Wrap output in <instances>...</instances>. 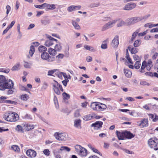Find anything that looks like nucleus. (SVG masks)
Instances as JSON below:
<instances>
[{
	"label": "nucleus",
	"mask_w": 158,
	"mask_h": 158,
	"mask_svg": "<svg viewBox=\"0 0 158 158\" xmlns=\"http://www.w3.org/2000/svg\"><path fill=\"white\" fill-rule=\"evenodd\" d=\"M14 83L10 79H7L3 75H0V90L4 91L7 89L14 87Z\"/></svg>",
	"instance_id": "nucleus-1"
},
{
	"label": "nucleus",
	"mask_w": 158,
	"mask_h": 158,
	"mask_svg": "<svg viewBox=\"0 0 158 158\" xmlns=\"http://www.w3.org/2000/svg\"><path fill=\"white\" fill-rule=\"evenodd\" d=\"M3 118L6 121L10 122H15L19 119V115L14 112L8 111L3 115Z\"/></svg>",
	"instance_id": "nucleus-2"
},
{
	"label": "nucleus",
	"mask_w": 158,
	"mask_h": 158,
	"mask_svg": "<svg viewBox=\"0 0 158 158\" xmlns=\"http://www.w3.org/2000/svg\"><path fill=\"white\" fill-rule=\"evenodd\" d=\"M149 146L153 148L155 150H158V139L155 138H151L148 141Z\"/></svg>",
	"instance_id": "nucleus-3"
},
{
	"label": "nucleus",
	"mask_w": 158,
	"mask_h": 158,
	"mask_svg": "<svg viewBox=\"0 0 158 158\" xmlns=\"http://www.w3.org/2000/svg\"><path fill=\"white\" fill-rule=\"evenodd\" d=\"M76 151L81 156H85L87 154V151L86 149L81 145H77L75 146Z\"/></svg>",
	"instance_id": "nucleus-4"
},
{
	"label": "nucleus",
	"mask_w": 158,
	"mask_h": 158,
	"mask_svg": "<svg viewBox=\"0 0 158 158\" xmlns=\"http://www.w3.org/2000/svg\"><path fill=\"white\" fill-rule=\"evenodd\" d=\"M54 135L56 139L59 141H64L66 140L68 136L66 133L60 132L55 133Z\"/></svg>",
	"instance_id": "nucleus-5"
},
{
	"label": "nucleus",
	"mask_w": 158,
	"mask_h": 158,
	"mask_svg": "<svg viewBox=\"0 0 158 158\" xmlns=\"http://www.w3.org/2000/svg\"><path fill=\"white\" fill-rule=\"evenodd\" d=\"M118 21V19H115L109 21L103 26L102 28V31H105L113 27Z\"/></svg>",
	"instance_id": "nucleus-6"
},
{
	"label": "nucleus",
	"mask_w": 158,
	"mask_h": 158,
	"mask_svg": "<svg viewBox=\"0 0 158 158\" xmlns=\"http://www.w3.org/2000/svg\"><path fill=\"white\" fill-rule=\"evenodd\" d=\"M53 86V89L55 92L58 95H60V92L59 89L62 92L63 91V89L62 88L61 85L59 84L58 83L55 81H54L52 83Z\"/></svg>",
	"instance_id": "nucleus-7"
},
{
	"label": "nucleus",
	"mask_w": 158,
	"mask_h": 158,
	"mask_svg": "<svg viewBox=\"0 0 158 158\" xmlns=\"http://www.w3.org/2000/svg\"><path fill=\"white\" fill-rule=\"evenodd\" d=\"M48 39V40H46L45 43L44 45L47 47H49L52 46L54 44V42H57L58 40L52 38L51 36L47 35H46Z\"/></svg>",
	"instance_id": "nucleus-8"
},
{
	"label": "nucleus",
	"mask_w": 158,
	"mask_h": 158,
	"mask_svg": "<svg viewBox=\"0 0 158 158\" xmlns=\"http://www.w3.org/2000/svg\"><path fill=\"white\" fill-rule=\"evenodd\" d=\"M148 120L146 118H145L141 120L140 122H137V125L141 128H143L148 126Z\"/></svg>",
	"instance_id": "nucleus-9"
},
{
	"label": "nucleus",
	"mask_w": 158,
	"mask_h": 158,
	"mask_svg": "<svg viewBox=\"0 0 158 158\" xmlns=\"http://www.w3.org/2000/svg\"><path fill=\"white\" fill-rule=\"evenodd\" d=\"M136 4L134 2H129L127 3L123 7V10H130L135 8Z\"/></svg>",
	"instance_id": "nucleus-10"
},
{
	"label": "nucleus",
	"mask_w": 158,
	"mask_h": 158,
	"mask_svg": "<svg viewBox=\"0 0 158 158\" xmlns=\"http://www.w3.org/2000/svg\"><path fill=\"white\" fill-rule=\"evenodd\" d=\"M128 21V24L131 25L142 21L141 17H135L129 18L127 20Z\"/></svg>",
	"instance_id": "nucleus-11"
},
{
	"label": "nucleus",
	"mask_w": 158,
	"mask_h": 158,
	"mask_svg": "<svg viewBox=\"0 0 158 158\" xmlns=\"http://www.w3.org/2000/svg\"><path fill=\"white\" fill-rule=\"evenodd\" d=\"M103 123L100 121H97L94 123L92 124L91 126L94 127L95 130H98L102 127Z\"/></svg>",
	"instance_id": "nucleus-12"
},
{
	"label": "nucleus",
	"mask_w": 158,
	"mask_h": 158,
	"mask_svg": "<svg viewBox=\"0 0 158 158\" xmlns=\"http://www.w3.org/2000/svg\"><path fill=\"white\" fill-rule=\"evenodd\" d=\"M26 154L28 156L31 158L35 157L36 155V152L32 149H28L26 152Z\"/></svg>",
	"instance_id": "nucleus-13"
},
{
	"label": "nucleus",
	"mask_w": 158,
	"mask_h": 158,
	"mask_svg": "<svg viewBox=\"0 0 158 158\" xmlns=\"http://www.w3.org/2000/svg\"><path fill=\"white\" fill-rule=\"evenodd\" d=\"M118 35H116L112 40L111 45L113 47L116 48L118 46Z\"/></svg>",
	"instance_id": "nucleus-14"
},
{
	"label": "nucleus",
	"mask_w": 158,
	"mask_h": 158,
	"mask_svg": "<svg viewBox=\"0 0 158 158\" xmlns=\"http://www.w3.org/2000/svg\"><path fill=\"white\" fill-rule=\"evenodd\" d=\"M23 127L27 131H29L34 128V126L31 123H25L23 124Z\"/></svg>",
	"instance_id": "nucleus-15"
},
{
	"label": "nucleus",
	"mask_w": 158,
	"mask_h": 158,
	"mask_svg": "<svg viewBox=\"0 0 158 158\" xmlns=\"http://www.w3.org/2000/svg\"><path fill=\"white\" fill-rule=\"evenodd\" d=\"M81 8V6H74L72 5L68 7L67 8V10L69 12H72L73 11L78 10L80 9Z\"/></svg>",
	"instance_id": "nucleus-16"
},
{
	"label": "nucleus",
	"mask_w": 158,
	"mask_h": 158,
	"mask_svg": "<svg viewBox=\"0 0 158 158\" xmlns=\"http://www.w3.org/2000/svg\"><path fill=\"white\" fill-rule=\"evenodd\" d=\"M81 121L80 119H76L74 121V126L78 129H81Z\"/></svg>",
	"instance_id": "nucleus-17"
},
{
	"label": "nucleus",
	"mask_w": 158,
	"mask_h": 158,
	"mask_svg": "<svg viewBox=\"0 0 158 158\" xmlns=\"http://www.w3.org/2000/svg\"><path fill=\"white\" fill-rule=\"evenodd\" d=\"M94 117V114H90L83 116L82 118L84 120L87 121L92 119Z\"/></svg>",
	"instance_id": "nucleus-18"
},
{
	"label": "nucleus",
	"mask_w": 158,
	"mask_h": 158,
	"mask_svg": "<svg viewBox=\"0 0 158 158\" xmlns=\"http://www.w3.org/2000/svg\"><path fill=\"white\" fill-rule=\"evenodd\" d=\"M117 135L118 139L120 140H123L125 139V132H118L117 131Z\"/></svg>",
	"instance_id": "nucleus-19"
},
{
	"label": "nucleus",
	"mask_w": 158,
	"mask_h": 158,
	"mask_svg": "<svg viewBox=\"0 0 158 158\" xmlns=\"http://www.w3.org/2000/svg\"><path fill=\"white\" fill-rule=\"evenodd\" d=\"M125 138L131 139L134 137V135L128 131H125Z\"/></svg>",
	"instance_id": "nucleus-20"
},
{
	"label": "nucleus",
	"mask_w": 158,
	"mask_h": 158,
	"mask_svg": "<svg viewBox=\"0 0 158 158\" xmlns=\"http://www.w3.org/2000/svg\"><path fill=\"white\" fill-rule=\"evenodd\" d=\"M49 57V54L46 52H43L41 55V58L44 60H47Z\"/></svg>",
	"instance_id": "nucleus-21"
},
{
	"label": "nucleus",
	"mask_w": 158,
	"mask_h": 158,
	"mask_svg": "<svg viewBox=\"0 0 158 158\" xmlns=\"http://www.w3.org/2000/svg\"><path fill=\"white\" fill-rule=\"evenodd\" d=\"M99 102H94L91 103L90 105L91 108L94 110L98 111V106Z\"/></svg>",
	"instance_id": "nucleus-22"
},
{
	"label": "nucleus",
	"mask_w": 158,
	"mask_h": 158,
	"mask_svg": "<svg viewBox=\"0 0 158 158\" xmlns=\"http://www.w3.org/2000/svg\"><path fill=\"white\" fill-rule=\"evenodd\" d=\"M153 66L151 60H149L147 63L146 69L147 70L149 71Z\"/></svg>",
	"instance_id": "nucleus-23"
},
{
	"label": "nucleus",
	"mask_w": 158,
	"mask_h": 158,
	"mask_svg": "<svg viewBox=\"0 0 158 158\" xmlns=\"http://www.w3.org/2000/svg\"><path fill=\"white\" fill-rule=\"evenodd\" d=\"M20 68V64L19 63H16L12 68L11 70L12 71H17Z\"/></svg>",
	"instance_id": "nucleus-24"
},
{
	"label": "nucleus",
	"mask_w": 158,
	"mask_h": 158,
	"mask_svg": "<svg viewBox=\"0 0 158 158\" xmlns=\"http://www.w3.org/2000/svg\"><path fill=\"white\" fill-rule=\"evenodd\" d=\"M147 62L146 61H144L142 64L141 69L140 70V72L142 73H143L145 72L144 70V69L146 67Z\"/></svg>",
	"instance_id": "nucleus-25"
},
{
	"label": "nucleus",
	"mask_w": 158,
	"mask_h": 158,
	"mask_svg": "<svg viewBox=\"0 0 158 158\" xmlns=\"http://www.w3.org/2000/svg\"><path fill=\"white\" fill-rule=\"evenodd\" d=\"M124 73L125 76L127 77H131V76L132 73L131 71L127 69H124Z\"/></svg>",
	"instance_id": "nucleus-26"
},
{
	"label": "nucleus",
	"mask_w": 158,
	"mask_h": 158,
	"mask_svg": "<svg viewBox=\"0 0 158 158\" xmlns=\"http://www.w3.org/2000/svg\"><path fill=\"white\" fill-rule=\"evenodd\" d=\"M11 149L16 152H19L20 151V149L19 146L16 145H13L11 146Z\"/></svg>",
	"instance_id": "nucleus-27"
},
{
	"label": "nucleus",
	"mask_w": 158,
	"mask_h": 158,
	"mask_svg": "<svg viewBox=\"0 0 158 158\" xmlns=\"http://www.w3.org/2000/svg\"><path fill=\"white\" fill-rule=\"evenodd\" d=\"M56 51L55 49L51 48H49L48 49V52L51 55L55 56L56 53Z\"/></svg>",
	"instance_id": "nucleus-28"
},
{
	"label": "nucleus",
	"mask_w": 158,
	"mask_h": 158,
	"mask_svg": "<svg viewBox=\"0 0 158 158\" xmlns=\"http://www.w3.org/2000/svg\"><path fill=\"white\" fill-rule=\"evenodd\" d=\"M84 48L87 50H89L92 52H94L96 51V50L94 47L88 45H85L84 46Z\"/></svg>",
	"instance_id": "nucleus-29"
},
{
	"label": "nucleus",
	"mask_w": 158,
	"mask_h": 158,
	"mask_svg": "<svg viewBox=\"0 0 158 158\" xmlns=\"http://www.w3.org/2000/svg\"><path fill=\"white\" fill-rule=\"evenodd\" d=\"M29 98V96L26 94H23L20 96V98L24 101H26Z\"/></svg>",
	"instance_id": "nucleus-30"
},
{
	"label": "nucleus",
	"mask_w": 158,
	"mask_h": 158,
	"mask_svg": "<svg viewBox=\"0 0 158 158\" xmlns=\"http://www.w3.org/2000/svg\"><path fill=\"white\" fill-rule=\"evenodd\" d=\"M118 19V21H119L118 22V23L117 24L116 26L117 27H121L125 25V23L123 20H121L120 19Z\"/></svg>",
	"instance_id": "nucleus-31"
},
{
	"label": "nucleus",
	"mask_w": 158,
	"mask_h": 158,
	"mask_svg": "<svg viewBox=\"0 0 158 158\" xmlns=\"http://www.w3.org/2000/svg\"><path fill=\"white\" fill-rule=\"evenodd\" d=\"M71 150L70 148L66 146H61L60 150L61 151L69 152Z\"/></svg>",
	"instance_id": "nucleus-32"
},
{
	"label": "nucleus",
	"mask_w": 158,
	"mask_h": 158,
	"mask_svg": "<svg viewBox=\"0 0 158 158\" xmlns=\"http://www.w3.org/2000/svg\"><path fill=\"white\" fill-rule=\"evenodd\" d=\"M56 43H57V44H56L54 47V49L56 51H60L62 49V47L60 43H57V42Z\"/></svg>",
	"instance_id": "nucleus-33"
},
{
	"label": "nucleus",
	"mask_w": 158,
	"mask_h": 158,
	"mask_svg": "<svg viewBox=\"0 0 158 158\" xmlns=\"http://www.w3.org/2000/svg\"><path fill=\"white\" fill-rule=\"evenodd\" d=\"M74 117L75 118H78L81 116L80 113V110L79 109L75 110L73 114Z\"/></svg>",
	"instance_id": "nucleus-34"
},
{
	"label": "nucleus",
	"mask_w": 158,
	"mask_h": 158,
	"mask_svg": "<svg viewBox=\"0 0 158 158\" xmlns=\"http://www.w3.org/2000/svg\"><path fill=\"white\" fill-rule=\"evenodd\" d=\"M38 50L40 52L43 53L47 51V48L45 46L41 45L39 47Z\"/></svg>",
	"instance_id": "nucleus-35"
},
{
	"label": "nucleus",
	"mask_w": 158,
	"mask_h": 158,
	"mask_svg": "<svg viewBox=\"0 0 158 158\" xmlns=\"http://www.w3.org/2000/svg\"><path fill=\"white\" fill-rule=\"evenodd\" d=\"M35 52L34 47L33 45H31L30 47V50L29 52V53L31 56H32L34 54Z\"/></svg>",
	"instance_id": "nucleus-36"
},
{
	"label": "nucleus",
	"mask_w": 158,
	"mask_h": 158,
	"mask_svg": "<svg viewBox=\"0 0 158 158\" xmlns=\"http://www.w3.org/2000/svg\"><path fill=\"white\" fill-rule=\"evenodd\" d=\"M72 23L75 29L77 30L80 29V27L79 25L76 22H75L74 21H72Z\"/></svg>",
	"instance_id": "nucleus-37"
},
{
	"label": "nucleus",
	"mask_w": 158,
	"mask_h": 158,
	"mask_svg": "<svg viewBox=\"0 0 158 158\" xmlns=\"http://www.w3.org/2000/svg\"><path fill=\"white\" fill-rule=\"evenodd\" d=\"M10 71V69L9 68H0V72H3L6 73H9Z\"/></svg>",
	"instance_id": "nucleus-38"
},
{
	"label": "nucleus",
	"mask_w": 158,
	"mask_h": 158,
	"mask_svg": "<svg viewBox=\"0 0 158 158\" xmlns=\"http://www.w3.org/2000/svg\"><path fill=\"white\" fill-rule=\"evenodd\" d=\"M140 61H136L134 64V68L136 69H139L140 67Z\"/></svg>",
	"instance_id": "nucleus-39"
},
{
	"label": "nucleus",
	"mask_w": 158,
	"mask_h": 158,
	"mask_svg": "<svg viewBox=\"0 0 158 158\" xmlns=\"http://www.w3.org/2000/svg\"><path fill=\"white\" fill-rule=\"evenodd\" d=\"M16 130L20 132H23V129L22 126L19 125H18L16 128Z\"/></svg>",
	"instance_id": "nucleus-40"
},
{
	"label": "nucleus",
	"mask_w": 158,
	"mask_h": 158,
	"mask_svg": "<svg viewBox=\"0 0 158 158\" xmlns=\"http://www.w3.org/2000/svg\"><path fill=\"white\" fill-rule=\"evenodd\" d=\"M126 58L127 60L129 62L132 64H133V62L131 60V59L129 57V56L128 55V53H126Z\"/></svg>",
	"instance_id": "nucleus-41"
},
{
	"label": "nucleus",
	"mask_w": 158,
	"mask_h": 158,
	"mask_svg": "<svg viewBox=\"0 0 158 158\" xmlns=\"http://www.w3.org/2000/svg\"><path fill=\"white\" fill-rule=\"evenodd\" d=\"M41 23L42 24L45 25L49 24L50 23V21L48 20H42L41 21Z\"/></svg>",
	"instance_id": "nucleus-42"
},
{
	"label": "nucleus",
	"mask_w": 158,
	"mask_h": 158,
	"mask_svg": "<svg viewBox=\"0 0 158 158\" xmlns=\"http://www.w3.org/2000/svg\"><path fill=\"white\" fill-rule=\"evenodd\" d=\"M62 95L64 99H68L70 98V96L69 94L64 92L62 94Z\"/></svg>",
	"instance_id": "nucleus-43"
},
{
	"label": "nucleus",
	"mask_w": 158,
	"mask_h": 158,
	"mask_svg": "<svg viewBox=\"0 0 158 158\" xmlns=\"http://www.w3.org/2000/svg\"><path fill=\"white\" fill-rule=\"evenodd\" d=\"M56 8L55 5L54 4H48L47 8L49 10H54Z\"/></svg>",
	"instance_id": "nucleus-44"
},
{
	"label": "nucleus",
	"mask_w": 158,
	"mask_h": 158,
	"mask_svg": "<svg viewBox=\"0 0 158 158\" xmlns=\"http://www.w3.org/2000/svg\"><path fill=\"white\" fill-rule=\"evenodd\" d=\"M138 33V31H136L133 33L132 37L131 38V41H133L135 39V38L137 36Z\"/></svg>",
	"instance_id": "nucleus-45"
},
{
	"label": "nucleus",
	"mask_w": 158,
	"mask_h": 158,
	"mask_svg": "<svg viewBox=\"0 0 158 158\" xmlns=\"http://www.w3.org/2000/svg\"><path fill=\"white\" fill-rule=\"evenodd\" d=\"M134 60L136 61H140V57L136 55H135L133 56Z\"/></svg>",
	"instance_id": "nucleus-46"
},
{
	"label": "nucleus",
	"mask_w": 158,
	"mask_h": 158,
	"mask_svg": "<svg viewBox=\"0 0 158 158\" xmlns=\"http://www.w3.org/2000/svg\"><path fill=\"white\" fill-rule=\"evenodd\" d=\"M4 102L7 103H10L16 105L17 102L10 100H7L4 101Z\"/></svg>",
	"instance_id": "nucleus-47"
},
{
	"label": "nucleus",
	"mask_w": 158,
	"mask_h": 158,
	"mask_svg": "<svg viewBox=\"0 0 158 158\" xmlns=\"http://www.w3.org/2000/svg\"><path fill=\"white\" fill-rule=\"evenodd\" d=\"M129 50L131 52L132 54H135L137 52V49L135 48H131V49H130L129 48H128Z\"/></svg>",
	"instance_id": "nucleus-48"
},
{
	"label": "nucleus",
	"mask_w": 158,
	"mask_h": 158,
	"mask_svg": "<svg viewBox=\"0 0 158 158\" xmlns=\"http://www.w3.org/2000/svg\"><path fill=\"white\" fill-rule=\"evenodd\" d=\"M150 15L149 14H147V15H145L140 16L141 18V20H145L146 19H147L150 16Z\"/></svg>",
	"instance_id": "nucleus-49"
},
{
	"label": "nucleus",
	"mask_w": 158,
	"mask_h": 158,
	"mask_svg": "<svg viewBox=\"0 0 158 158\" xmlns=\"http://www.w3.org/2000/svg\"><path fill=\"white\" fill-rule=\"evenodd\" d=\"M144 74L146 76H148L151 77H152L154 76V73L151 72H146L144 73Z\"/></svg>",
	"instance_id": "nucleus-50"
},
{
	"label": "nucleus",
	"mask_w": 158,
	"mask_h": 158,
	"mask_svg": "<svg viewBox=\"0 0 158 158\" xmlns=\"http://www.w3.org/2000/svg\"><path fill=\"white\" fill-rule=\"evenodd\" d=\"M43 153L45 155L48 156L50 155V151L48 149H45L44 150Z\"/></svg>",
	"instance_id": "nucleus-51"
},
{
	"label": "nucleus",
	"mask_w": 158,
	"mask_h": 158,
	"mask_svg": "<svg viewBox=\"0 0 158 158\" xmlns=\"http://www.w3.org/2000/svg\"><path fill=\"white\" fill-rule=\"evenodd\" d=\"M140 40H135L134 43V46L135 47H138L140 45V44L139 43Z\"/></svg>",
	"instance_id": "nucleus-52"
},
{
	"label": "nucleus",
	"mask_w": 158,
	"mask_h": 158,
	"mask_svg": "<svg viewBox=\"0 0 158 158\" xmlns=\"http://www.w3.org/2000/svg\"><path fill=\"white\" fill-rule=\"evenodd\" d=\"M56 71V70L55 69L49 70L48 72V76H54L53 74Z\"/></svg>",
	"instance_id": "nucleus-53"
},
{
	"label": "nucleus",
	"mask_w": 158,
	"mask_h": 158,
	"mask_svg": "<svg viewBox=\"0 0 158 158\" xmlns=\"http://www.w3.org/2000/svg\"><path fill=\"white\" fill-rule=\"evenodd\" d=\"M24 66L26 68H30L31 65L29 63L27 62H24Z\"/></svg>",
	"instance_id": "nucleus-54"
},
{
	"label": "nucleus",
	"mask_w": 158,
	"mask_h": 158,
	"mask_svg": "<svg viewBox=\"0 0 158 158\" xmlns=\"http://www.w3.org/2000/svg\"><path fill=\"white\" fill-rule=\"evenodd\" d=\"M24 118L27 120H31L32 119L31 116L29 114H26L24 116Z\"/></svg>",
	"instance_id": "nucleus-55"
},
{
	"label": "nucleus",
	"mask_w": 158,
	"mask_h": 158,
	"mask_svg": "<svg viewBox=\"0 0 158 158\" xmlns=\"http://www.w3.org/2000/svg\"><path fill=\"white\" fill-rule=\"evenodd\" d=\"M7 98L5 96H2L0 97V103H4V101H3V100L6 99Z\"/></svg>",
	"instance_id": "nucleus-56"
},
{
	"label": "nucleus",
	"mask_w": 158,
	"mask_h": 158,
	"mask_svg": "<svg viewBox=\"0 0 158 158\" xmlns=\"http://www.w3.org/2000/svg\"><path fill=\"white\" fill-rule=\"evenodd\" d=\"M9 89L7 92V94H13L14 92V89L13 87L11 89Z\"/></svg>",
	"instance_id": "nucleus-57"
},
{
	"label": "nucleus",
	"mask_w": 158,
	"mask_h": 158,
	"mask_svg": "<svg viewBox=\"0 0 158 158\" xmlns=\"http://www.w3.org/2000/svg\"><path fill=\"white\" fill-rule=\"evenodd\" d=\"M53 100L55 106L56 107L58 105V101L57 98L55 96L54 97Z\"/></svg>",
	"instance_id": "nucleus-58"
},
{
	"label": "nucleus",
	"mask_w": 158,
	"mask_h": 158,
	"mask_svg": "<svg viewBox=\"0 0 158 158\" xmlns=\"http://www.w3.org/2000/svg\"><path fill=\"white\" fill-rule=\"evenodd\" d=\"M104 42H103V43L101 45V48L102 49H106L107 48V45L106 43H103Z\"/></svg>",
	"instance_id": "nucleus-59"
},
{
	"label": "nucleus",
	"mask_w": 158,
	"mask_h": 158,
	"mask_svg": "<svg viewBox=\"0 0 158 158\" xmlns=\"http://www.w3.org/2000/svg\"><path fill=\"white\" fill-rule=\"evenodd\" d=\"M140 84L143 85H149V84L146 81H142L140 82Z\"/></svg>",
	"instance_id": "nucleus-60"
},
{
	"label": "nucleus",
	"mask_w": 158,
	"mask_h": 158,
	"mask_svg": "<svg viewBox=\"0 0 158 158\" xmlns=\"http://www.w3.org/2000/svg\"><path fill=\"white\" fill-rule=\"evenodd\" d=\"M55 57L53 56H50L49 55V57L47 60V61L48 62H52L54 60Z\"/></svg>",
	"instance_id": "nucleus-61"
},
{
	"label": "nucleus",
	"mask_w": 158,
	"mask_h": 158,
	"mask_svg": "<svg viewBox=\"0 0 158 158\" xmlns=\"http://www.w3.org/2000/svg\"><path fill=\"white\" fill-rule=\"evenodd\" d=\"M56 75L57 76L60 78H61L63 76V72H57Z\"/></svg>",
	"instance_id": "nucleus-62"
},
{
	"label": "nucleus",
	"mask_w": 158,
	"mask_h": 158,
	"mask_svg": "<svg viewBox=\"0 0 158 158\" xmlns=\"http://www.w3.org/2000/svg\"><path fill=\"white\" fill-rule=\"evenodd\" d=\"M6 9L7 10L6 13L7 15H8L10 10L11 8L9 5H7L6 6Z\"/></svg>",
	"instance_id": "nucleus-63"
},
{
	"label": "nucleus",
	"mask_w": 158,
	"mask_h": 158,
	"mask_svg": "<svg viewBox=\"0 0 158 158\" xmlns=\"http://www.w3.org/2000/svg\"><path fill=\"white\" fill-rule=\"evenodd\" d=\"M155 116L152 120V121L156 122L158 120V116L156 114H154Z\"/></svg>",
	"instance_id": "nucleus-64"
}]
</instances>
